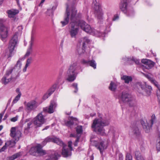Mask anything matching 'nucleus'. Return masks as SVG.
<instances>
[{
    "instance_id": "obj_6",
    "label": "nucleus",
    "mask_w": 160,
    "mask_h": 160,
    "mask_svg": "<svg viewBox=\"0 0 160 160\" xmlns=\"http://www.w3.org/2000/svg\"><path fill=\"white\" fill-rule=\"evenodd\" d=\"M118 99L121 104L123 103H127L132 107L135 103V100L130 95L125 92H123L120 93L118 96Z\"/></svg>"
},
{
    "instance_id": "obj_8",
    "label": "nucleus",
    "mask_w": 160,
    "mask_h": 160,
    "mask_svg": "<svg viewBox=\"0 0 160 160\" xmlns=\"http://www.w3.org/2000/svg\"><path fill=\"white\" fill-rule=\"evenodd\" d=\"M29 153L30 154L36 156H42L46 153V151L42 149V146L40 144H38L35 146L31 148Z\"/></svg>"
},
{
    "instance_id": "obj_1",
    "label": "nucleus",
    "mask_w": 160,
    "mask_h": 160,
    "mask_svg": "<svg viewBox=\"0 0 160 160\" xmlns=\"http://www.w3.org/2000/svg\"><path fill=\"white\" fill-rule=\"evenodd\" d=\"M109 122V119L100 117V118L96 119L93 121L92 127L94 128V131L98 134L105 135L106 134L103 127L108 125Z\"/></svg>"
},
{
    "instance_id": "obj_10",
    "label": "nucleus",
    "mask_w": 160,
    "mask_h": 160,
    "mask_svg": "<svg viewBox=\"0 0 160 160\" xmlns=\"http://www.w3.org/2000/svg\"><path fill=\"white\" fill-rule=\"evenodd\" d=\"M3 20L0 19V38L4 42L8 36V29L3 24Z\"/></svg>"
},
{
    "instance_id": "obj_4",
    "label": "nucleus",
    "mask_w": 160,
    "mask_h": 160,
    "mask_svg": "<svg viewBox=\"0 0 160 160\" xmlns=\"http://www.w3.org/2000/svg\"><path fill=\"white\" fill-rule=\"evenodd\" d=\"M75 11L72 12L71 16V22L70 24V28L69 33L71 37L72 38H76L79 31L78 27V19H76V16L75 15Z\"/></svg>"
},
{
    "instance_id": "obj_40",
    "label": "nucleus",
    "mask_w": 160,
    "mask_h": 160,
    "mask_svg": "<svg viewBox=\"0 0 160 160\" xmlns=\"http://www.w3.org/2000/svg\"><path fill=\"white\" fill-rule=\"evenodd\" d=\"M20 155V153L15 154L11 157L9 158V160H14L15 158L18 157Z\"/></svg>"
},
{
    "instance_id": "obj_29",
    "label": "nucleus",
    "mask_w": 160,
    "mask_h": 160,
    "mask_svg": "<svg viewBox=\"0 0 160 160\" xmlns=\"http://www.w3.org/2000/svg\"><path fill=\"white\" fill-rule=\"evenodd\" d=\"M18 13V11L15 10H9L8 12V16L10 18L13 17L14 15Z\"/></svg>"
},
{
    "instance_id": "obj_36",
    "label": "nucleus",
    "mask_w": 160,
    "mask_h": 160,
    "mask_svg": "<svg viewBox=\"0 0 160 160\" xmlns=\"http://www.w3.org/2000/svg\"><path fill=\"white\" fill-rule=\"evenodd\" d=\"M22 94L21 92H19V93L15 98L13 100L12 103L15 104L20 99V97L21 96Z\"/></svg>"
},
{
    "instance_id": "obj_57",
    "label": "nucleus",
    "mask_w": 160,
    "mask_h": 160,
    "mask_svg": "<svg viewBox=\"0 0 160 160\" xmlns=\"http://www.w3.org/2000/svg\"><path fill=\"white\" fill-rule=\"evenodd\" d=\"M23 108V107H21L19 108L18 109V111H20L22 110Z\"/></svg>"
},
{
    "instance_id": "obj_17",
    "label": "nucleus",
    "mask_w": 160,
    "mask_h": 160,
    "mask_svg": "<svg viewBox=\"0 0 160 160\" xmlns=\"http://www.w3.org/2000/svg\"><path fill=\"white\" fill-rule=\"evenodd\" d=\"M57 104L56 102L54 100H52L51 101L49 107L44 108L43 110L49 113H52L54 112V110Z\"/></svg>"
},
{
    "instance_id": "obj_61",
    "label": "nucleus",
    "mask_w": 160,
    "mask_h": 160,
    "mask_svg": "<svg viewBox=\"0 0 160 160\" xmlns=\"http://www.w3.org/2000/svg\"><path fill=\"white\" fill-rule=\"evenodd\" d=\"M3 128V126L2 125L0 126V131Z\"/></svg>"
},
{
    "instance_id": "obj_59",
    "label": "nucleus",
    "mask_w": 160,
    "mask_h": 160,
    "mask_svg": "<svg viewBox=\"0 0 160 160\" xmlns=\"http://www.w3.org/2000/svg\"><path fill=\"white\" fill-rule=\"evenodd\" d=\"M16 91V92H18V93H19V92H21L20 91L19 89L18 88H17Z\"/></svg>"
},
{
    "instance_id": "obj_42",
    "label": "nucleus",
    "mask_w": 160,
    "mask_h": 160,
    "mask_svg": "<svg viewBox=\"0 0 160 160\" xmlns=\"http://www.w3.org/2000/svg\"><path fill=\"white\" fill-rule=\"evenodd\" d=\"M157 143L156 144V148L158 151H160V136H159L157 140Z\"/></svg>"
},
{
    "instance_id": "obj_11",
    "label": "nucleus",
    "mask_w": 160,
    "mask_h": 160,
    "mask_svg": "<svg viewBox=\"0 0 160 160\" xmlns=\"http://www.w3.org/2000/svg\"><path fill=\"white\" fill-rule=\"evenodd\" d=\"M34 124L38 127H40L45 122V119L42 113H38L33 119Z\"/></svg>"
},
{
    "instance_id": "obj_26",
    "label": "nucleus",
    "mask_w": 160,
    "mask_h": 160,
    "mask_svg": "<svg viewBox=\"0 0 160 160\" xmlns=\"http://www.w3.org/2000/svg\"><path fill=\"white\" fill-rule=\"evenodd\" d=\"M121 79L124 80V82L126 83H128L132 81V78L131 77L126 75H124L121 77Z\"/></svg>"
},
{
    "instance_id": "obj_60",
    "label": "nucleus",
    "mask_w": 160,
    "mask_h": 160,
    "mask_svg": "<svg viewBox=\"0 0 160 160\" xmlns=\"http://www.w3.org/2000/svg\"><path fill=\"white\" fill-rule=\"evenodd\" d=\"M45 0H42L41 1V2L40 3V4H42V3H43L45 1Z\"/></svg>"
},
{
    "instance_id": "obj_49",
    "label": "nucleus",
    "mask_w": 160,
    "mask_h": 160,
    "mask_svg": "<svg viewBox=\"0 0 160 160\" xmlns=\"http://www.w3.org/2000/svg\"><path fill=\"white\" fill-rule=\"evenodd\" d=\"M32 124L31 122H29L27 124V126L25 128L26 130H28L31 127V126Z\"/></svg>"
},
{
    "instance_id": "obj_32",
    "label": "nucleus",
    "mask_w": 160,
    "mask_h": 160,
    "mask_svg": "<svg viewBox=\"0 0 160 160\" xmlns=\"http://www.w3.org/2000/svg\"><path fill=\"white\" fill-rule=\"evenodd\" d=\"M135 154L137 160H145L144 158L141 156L139 151H136Z\"/></svg>"
},
{
    "instance_id": "obj_20",
    "label": "nucleus",
    "mask_w": 160,
    "mask_h": 160,
    "mask_svg": "<svg viewBox=\"0 0 160 160\" xmlns=\"http://www.w3.org/2000/svg\"><path fill=\"white\" fill-rule=\"evenodd\" d=\"M128 4L127 0H123L121 1L119 5L120 9L124 13L128 12L127 10Z\"/></svg>"
},
{
    "instance_id": "obj_18",
    "label": "nucleus",
    "mask_w": 160,
    "mask_h": 160,
    "mask_svg": "<svg viewBox=\"0 0 160 160\" xmlns=\"http://www.w3.org/2000/svg\"><path fill=\"white\" fill-rule=\"evenodd\" d=\"M81 42H82V49H79L78 52L80 55H81L82 53H83L85 52V50L83 48H85V43H89L91 42V40L87 37H84L81 39Z\"/></svg>"
},
{
    "instance_id": "obj_22",
    "label": "nucleus",
    "mask_w": 160,
    "mask_h": 160,
    "mask_svg": "<svg viewBox=\"0 0 160 160\" xmlns=\"http://www.w3.org/2000/svg\"><path fill=\"white\" fill-rule=\"evenodd\" d=\"M16 143L15 141L13 140L7 141L5 143V145L0 149V151L2 152L4 151V150L6 149L7 146H9L10 147H13L15 145Z\"/></svg>"
},
{
    "instance_id": "obj_62",
    "label": "nucleus",
    "mask_w": 160,
    "mask_h": 160,
    "mask_svg": "<svg viewBox=\"0 0 160 160\" xmlns=\"http://www.w3.org/2000/svg\"><path fill=\"white\" fill-rule=\"evenodd\" d=\"M2 143V140L0 139V146L1 145Z\"/></svg>"
},
{
    "instance_id": "obj_48",
    "label": "nucleus",
    "mask_w": 160,
    "mask_h": 160,
    "mask_svg": "<svg viewBox=\"0 0 160 160\" xmlns=\"http://www.w3.org/2000/svg\"><path fill=\"white\" fill-rule=\"evenodd\" d=\"M51 95H49V93L47 92L43 95L42 98L43 100H46L48 97H49Z\"/></svg>"
},
{
    "instance_id": "obj_33",
    "label": "nucleus",
    "mask_w": 160,
    "mask_h": 160,
    "mask_svg": "<svg viewBox=\"0 0 160 160\" xmlns=\"http://www.w3.org/2000/svg\"><path fill=\"white\" fill-rule=\"evenodd\" d=\"M70 118L71 120L68 121L66 123V125L68 127H70L73 124V122L72 121V120H77V118H73V117H71Z\"/></svg>"
},
{
    "instance_id": "obj_54",
    "label": "nucleus",
    "mask_w": 160,
    "mask_h": 160,
    "mask_svg": "<svg viewBox=\"0 0 160 160\" xmlns=\"http://www.w3.org/2000/svg\"><path fill=\"white\" fill-rule=\"evenodd\" d=\"M4 113H5V111H3V112H2L0 113V118H2V117H3V115L4 114Z\"/></svg>"
},
{
    "instance_id": "obj_38",
    "label": "nucleus",
    "mask_w": 160,
    "mask_h": 160,
    "mask_svg": "<svg viewBox=\"0 0 160 160\" xmlns=\"http://www.w3.org/2000/svg\"><path fill=\"white\" fill-rule=\"evenodd\" d=\"M76 130L77 134H80L82 133V127L81 126H78L76 128Z\"/></svg>"
},
{
    "instance_id": "obj_12",
    "label": "nucleus",
    "mask_w": 160,
    "mask_h": 160,
    "mask_svg": "<svg viewBox=\"0 0 160 160\" xmlns=\"http://www.w3.org/2000/svg\"><path fill=\"white\" fill-rule=\"evenodd\" d=\"M72 144V142L70 141L68 142V148H68L67 146L65 145L62 146V154L63 157H67L71 155V151L72 150V148L71 146Z\"/></svg>"
},
{
    "instance_id": "obj_41",
    "label": "nucleus",
    "mask_w": 160,
    "mask_h": 160,
    "mask_svg": "<svg viewBox=\"0 0 160 160\" xmlns=\"http://www.w3.org/2000/svg\"><path fill=\"white\" fill-rule=\"evenodd\" d=\"M133 134L136 136H137L139 134V131L138 128L137 127H135L133 129Z\"/></svg>"
},
{
    "instance_id": "obj_56",
    "label": "nucleus",
    "mask_w": 160,
    "mask_h": 160,
    "mask_svg": "<svg viewBox=\"0 0 160 160\" xmlns=\"http://www.w3.org/2000/svg\"><path fill=\"white\" fill-rule=\"evenodd\" d=\"M8 115L7 114H6L5 115V116H4V118H3V120H6L7 118H8Z\"/></svg>"
},
{
    "instance_id": "obj_52",
    "label": "nucleus",
    "mask_w": 160,
    "mask_h": 160,
    "mask_svg": "<svg viewBox=\"0 0 160 160\" xmlns=\"http://www.w3.org/2000/svg\"><path fill=\"white\" fill-rule=\"evenodd\" d=\"M119 18V16L118 14H115L114 15V17L112 19L113 21H115L118 20Z\"/></svg>"
},
{
    "instance_id": "obj_16",
    "label": "nucleus",
    "mask_w": 160,
    "mask_h": 160,
    "mask_svg": "<svg viewBox=\"0 0 160 160\" xmlns=\"http://www.w3.org/2000/svg\"><path fill=\"white\" fill-rule=\"evenodd\" d=\"M38 103L35 100H32L28 102L26 105V109L29 111L34 110L38 107Z\"/></svg>"
},
{
    "instance_id": "obj_30",
    "label": "nucleus",
    "mask_w": 160,
    "mask_h": 160,
    "mask_svg": "<svg viewBox=\"0 0 160 160\" xmlns=\"http://www.w3.org/2000/svg\"><path fill=\"white\" fill-rule=\"evenodd\" d=\"M57 84L55 83L48 90L47 92L49 93V95H51L54 92L57 88Z\"/></svg>"
},
{
    "instance_id": "obj_27",
    "label": "nucleus",
    "mask_w": 160,
    "mask_h": 160,
    "mask_svg": "<svg viewBox=\"0 0 160 160\" xmlns=\"http://www.w3.org/2000/svg\"><path fill=\"white\" fill-rule=\"evenodd\" d=\"M32 61V57H30L28 58L26 61V63L25 66V67L23 69V71L25 72H26L27 70V68L30 65Z\"/></svg>"
},
{
    "instance_id": "obj_15",
    "label": "nucleus",
    "mask_w": 160,
    "mask_h": 160,
    "mask_svg": "<svg viewBox=\"0 0 160 160\" xmlns=\"http://www.w3.org/2000/svg\"><path fill=\"white\" fill-rule=\"evenodd\" d=\"M145 77L148 79L154 85L158 88L157 90V96L158 100L159 103H160V86L159 85L158 83L152 78L149 75H145Z\"/></svg>"
},
{
    "instance_id": "obj_43",
    "label": "nucleus",
    "mask_w": 160,
    "mask_h": 160,
    "mask_svg": "<svg viewBox=\"0 0 160 160\" xmlns=\"http://www.w3.org/2000/svg\"><path fill=\"white\" fill-rule=\"evenodd\" d=\"M22 65V63L21 62V60L19 59L17 63L15 66V67L18 68V69H20L21 68Z\"/></svg>"
},
{
    "instance_id": "obj_5",
    "label": "nucleus",
    "mask_w": 160,
    "mask_h": 160,
    "mask_svg": "<svg viewBox=\"0 0 160 160\" xmlns=\"http://www.w3.org/2000/svg\"><path fill=\"white\" fill-rule=\"evenodd\" d=\"M74 11L75 12V15L76 16V19H77L78 18H79L81 16V14L80 12L77 13V10L74 5H72L71 7L69 6L68 5H67L66 13L64 20L61 22L62 26L63 27L67 24L68 23L69 19L71 20V16L72 12Z\"/></svg>"
},
{
    "instance_id": "obj_23",
    "label": "nucleus",
    "mask_w": 160,
    "mask_h": 160,
    "mask_svg": "<svg viewBox=\"0 0 160 160\" xmlns=\"http://www.w3.org/2000/svg\"><path fill=\"white\" fill-rule=\"evenodd\" d=\"M97 148L99 150L100 153L102 154L103 151L107 148V146H106L104 144V142H101L96 146Z\"/></svg>"
},
{
    "instance_id": "obj_64",
    "label": "nucleus",
    "mask_w": 160,
    "mask_h": 160,
    "mask_svg": "<svg viewBox=\"0 0 160 160\" xmlns=\"http://www.w3.org/2000/svg\"><path fill=\"white\" fill-rule=\"evenodd\" d=\"M70 136L71 137H75V135H73V134H71L70 135Z\"/></svg>"
},
{
    "instance_id": "obj_31",
    "label": "nucleus",
    "mask_w": 160,
    "mask_h": 160,
    "mask_svg": "<svg viewBox=\"0 0 160 160\" xmlns=\"http://www.w3.org/2000/svg\"><path fill=\"white\" fill-rule=\"evenodd\" d=\"M53 142L56 143L57 144L61 146H62L65 145L63 142L61 140H60L59 138H53Z\"/></svg>"
},
{
    "instance_id": "obj_45",
    "label": "nucleus",
    "mask_w": 160,
    "mask_h": 160,
    "mask_svg": "<svg viewBox=\"0 0 160 160\" xmlns=\"http://www.w3.org/2000/svg\"><path fill=\"white\" fill-rule=\"evenodd\" d=\"M12 70V68H11L7 70L6 72V73L5 75H6L8 77H10L11 76H10V75L11 74Z\"/></svg>"
},
{
    "instance_id": "obj_55",
    "label": "nucleus",
    "mask_w": 160,
    "mask_h": 160,
    "mask_svg": "<svg viewBox=\"0 0 160 160\" xmlns=\"http://www.w3.org/2000/svg\"><path fill=\"white\" fill-rule=\"evenodd\" d=\"M123 60L124 61L127 60V61H129L130 60V59H129L128 58H123Z\"/></svg>"
},
{
    "instance_id": "obj_47",
    "label": "nucleus",
    "mask_w": 160,
    "mask_h": 160,
    "mask_svg": "<svg viewBox=\"0 0 160 160\" xmlns=\"http://www.w3.org/2000/svg\"><path fill=\"white\" fill-rule=\"evenodd\" d=\"M131 60L133 61L135 63L137 64H139L140 63V60H139L137 59L136 58L132 57Z\"/></svg>"
},
{
    "instance_id": "obj_7",
    "label": "nucleus",
    "mask_w": 160,
    "mask_h": 160,
    "mask_svg": "<svg viewBox=\"0 0 160 160\" xmlns=\"http://www.w3.org/2000/svg\"><path fill=\"white\" fill-rule=\"evenodd\" d=\"M18 33L16 32L9 41L8 48L9 52L8 57H10L12 56L13 52L17 46L18 43Z\"/></svg>"
},
{
    "instance_id": "obj_37",
    "label": "nucleus",
    "mask_w": 160,
    "mask_h": 160,
    "mask_svg": "<svg viewBox=\"0 0 160 160\" xmlns=\"http://www.w3.org/2000/svg\"><path fill=\"white\" fill-rule=\"evenodd\" d=\"M60 156L59 155H56V153H55L54 155H52L49 159H47L46 160H57L58 157Z\"/></svg>"
},
{
    "instance_id": "obj_2",
    "label": "nucleus",
    "mask_w": 160,
    "mask_h": 160,
    "mask_svg": "<svg viewBox=\"0 0 160 160\" xmlns=\"http://www.w3.org/2000/svg\"><path fill=\"white\" fill-rule=\"evenodd\" d=\"M78 25L82 30L96 37H103L105 36V33L101 32L99 31L95 30L94 28H92L89 25L83 20H78Z\"/></svg>"
},
{
    "instance_id": "obj_3",
    "label": "nucleus",
    "mask_w": 160,
    "mask_h": 160,
    "mask_svg": "<svg viewBox=\"0 0 160 160\" xmlns=\"http://www.w3.org/2000/svg\"><path fill=\"white\" fill-rule=\"evenodd\" d=\"M80 68L79 65L76 62L71 64L67 73V80L69 82H73L76 78L78 74V70Z\"/></svg>"
},
{
    "instance_id": "obj_14",
    "label": "nucleus",
    "mask_w": 160,
    "mask_h": 160,
    "mask_svg": "<svg viewBox=\"0 0 160 160\" xmlns=\"http://www.w3.org/2000/svg\"><path fill=\"white\" fill-rule=\"evenodd\" d=\"M21 132L20 130L17 129L15 127H12L10 130V135L15 140L18 141L21 137Z\"/></svg>"
},
{
    "instance_id": "obj_24",
    "label": "nucleus",
    "mask_w": 160,
    "mask_h": 160,
    "mask_svg": "<svg viewBox=\"0 0 160 160\" xmlns=\"http://www.w3.org/2000/svg\"><path fill=\"white\" fill-rule=\"evenodd\" d=\"M141 124L143 128L146 132L148 133L149 132L150 128H151V126L149 125V124L148 123L145 122L143 121L141 122Z\"/></svg>"
},
{
    "instance_id": "obj_51",
    "label": "nucleus",
    "mask_w": 160,
    "mask_h": 160,
    "mask_svg": "<svg viewBox=\"0 0 160 160\" xmlns=\"http://www.w3.org/2000/svg\"><path fill=\"white\" fill-rule=\"evenodd\" d=\"M52 10L51 9H48L46 12L48 16L51 15L52 14Z\"/></svg>"
},
{
    "instance_id": "obj_39",
    "label": "nucleus",
    "mask_w": 160,
    "mask_h": 160,
    "mask_svg": "<svg viewBox=\"0 0 160 160\" xmlns=\"http://www.w3.org/2000/svg\"><path fill=\"white\" fill-rule=\"evenodd\" d=\"M53 142V138L48 137L45 139V140L42 142V144L44 145L47 142Z\"/></svg>"
},
{
    "instance_id": "obj_44",
    "label": "nucleus",
    "mask_w": 160,
    "mask_h": 160,
    "mask_svg": "<svg viewBox=\"0 0 160 160\" xmlns=\"http://www.w3.org/2000/svg\"><path fill=\"white\" fill-rule=\"evenodd\" d=\"M72 87L75 89V90L74 91V92L76 93L78 91V84L77 83H73L72 85Z\"/></svg>"
},
{
    "instance_id": "obj_50",
    "label": "nucleus",
    "mask_w": 160,
    "mask_h": 160,
    "mask_svg": "<svg viewBox=\"0 0 160 160\" xmlns=\"http://www.w3.org/2000/svg\"><path fill=\"white\" fill-rule=\"evenodd\" d=\"M18 116L17 115L16 117L11 118L10 121L12 122H14L18 120Z\"/></svg>"
},
{
    "instance_id": "obj_58",
    "label": "nucleus",
    "mask_w": 160,
    "mask_h": 160,
    "mask_svg": "<svg viewBox=\"0 0 160 160\" xmlns=\"http://www.w3.org/2000/svg\"><path fill=\"white\" fill-rule=\"evenodd\" d=\"M49 128V126H47L45 128L43 129L42 130L43 131V130H47Z\"/></svg>"
},
{
    "instance_id": "obj_13",
    "label": "nucleus",
    "mask_w": 160,
    "mask_h": 160,
    "mask_svg": "<svg viewBox=\"0 0 160 160\" xmlns=\"http://www.w3.org/2000/svg\"><path fill=\"white\" fill-rule=\"evenodd\" d=\"M138 85L142 90V91L141 93L142 94L146 96L150 95L152 90V88L151 86H147L144 84H142L140 83H139Z\"/></svg>"
},
{
    "instance_id": "obj_34",
    "label": "nucleus",
    "mask_w": 160,
    "mask_h": 160,
    "mask_svg": "<svg viewBox=\"0 0 160 160\" xmlns=\"http://www.w3.org/2000/svg\"><path fill=\"white\" fill-rule=\"evenodd\" d=\"M156 121V117L154 114H153L151 117V119L149 121V124H150L151 127L152 126L154 123H155Z\"/></svg>"
},
{
    "instance_id": "obj_46",
    "label": "nucleus",
    "mask_w": 160,
    "mask_h": 160,
    "mask_svg": "<svg viewBox=\"0 0 160 160\" xmlns=\"http://www.w3.org/2000/svg\"><path fill=\"white\" fill-rule=\"evenodd\" d=\"M132 155L129 153L126 154L125 160H132Z\"/></svg>"
},
{
    "instance_id": "obj_25",
    "label": "nucleus",
    "mask_w": 160,
    "mask_h": 160,
    "mask_svg": "<svg viewBox=\"0 0 160 160\" xmlns=\"http://www.w3.org/2000/svg\"><path fill=\"white\" fill-rule=\"evenodd\" d=\"M12 80V76L8 77L6 75L4 76L1 79L2 83L5 85H6L10 82Z\"/></svg>"
},
{
    "instance_id": "obj_53",
    "label": "nucleus",
    "mask_w": 160,
    "mask_h": 160,
    "mask_svg": "<svg viewBox=\"0 0 160 160\" xmlns=\"http://www.w3.org/2000/svg\"><path fill=\"white\" fill-rule=\"evenodd\" d=\"M79 137L77 138V139L76 140L75 142V143L74 144V146H77V145H78V142L79 141Z\"/></svg>"
},
{
    "instance_id": "obj_19",
    "label": "nucleus",
    "mask_w": 160,
    "mask_h": 160,
    "mask_svg": "<svg viewBox=\"0 0 160 160\" xmlns=\"http://www.w3.org/2000/svg\"><path fill=\"white\" fill-rule=\"evenodd\" d=\"M81 62L82 64L88 66L89 65L94 69L96 68V63L95 61L93 60H87L83 59Z\"/></svg>"
},
{
    "instance_id": "obj_9",
    "label": "nucleus",
    "mask_w": 160,
    "mask_h": 160,
    "mask_svg": "<svg viewBox=\"0 0 160 160\" xmlns=\"http://www.w3.org/2000/svg\"><path fill=\"white\" fill-rule=\"evenodd\" d=\"M92 5L95 10V13L98 19L102 20L103 18V12L101 7L96 0H93Z\"/></svg>"
},
{
    "instance_id": "obj_35",
    "label": "nucleus",
    "mask_w": 160,
    "mask_h": 160,
    "mask_svg": "<svg viewBox=\"0 0 160 160\" xmlns=\"http://www.w3.org/2000/svg\"><path fill=\"white\" fill-rule=\"evenodd\" d=\"M117 88L116 85L112 82H111L110 83L109 87V89L112 91H114Z\"/></svg>"
},
{
    "instance_id": "obj_21",
    "label": "nucleus",
    "mask_w": 160,
    "mask_h": 160,
    "mask_svg": "<svg viewBox=\"0 0 160 160\" xmlns=\"http://www.w3.org/2000/svg\"><path fill=\"white\" fill-rule=\"evenodd\" d=\"M141 62L142 63L147 66L146 67L148 69L152 68L154 65V63L150 60L143 59H142Z\"/></svg>"
},
{
    "instance_id": "obj_28",
    "label": "nucleus",
    "mask_w": 160,
    "mask_h": 160,
    "mask_svg": "<svg viewBox=\"0 0 160 160\" xmlns=\"http://www.w3.org/2000/svg\"><path fill=\"white\" fill-rule=\"evenodd\" d=\"M33 38L32 37L31 39V41H30V46L29 48L27 50V52L25 55V57L29 56L32 51V46L33 44Z\"/></svg>"
},
{
    "instance_id": "obj_63",
    "label": "nucleus",
    "mask_w": 160,
    "mask_h": 160,
    "mask_svg": "<svg viewBox=\"0 0 160 160\" xmlns=\"http://www.w3.org/2000/svg\"><path fill=\"white\" fill-rule=\"evenodd\" d=\"M56 8V7H53L52 8V9L51 10H55Z\"/></svg>"
}]
</instances>
